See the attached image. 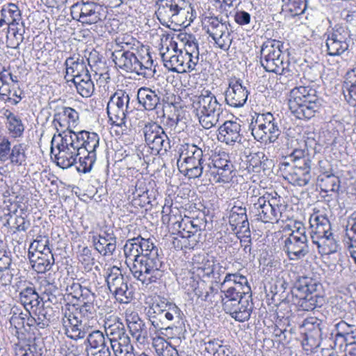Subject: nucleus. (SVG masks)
<instances>
[{"label": "nucleus", "mask_w": 356, "mask_h": 356, "mask_svg": "<svg viewBox=\"0 0 356 356\" xmlns=\"http://www.w3.org/2000/svg\"><path fill=\"white\" fill-rule=\"evenodd\" d=\"M127 259L133 261L130 270L135 279L148 286L160 280L165 264L158 247L150 238L136 237L129 239L124 245Z\"/></svg>", "instance_id": "nucleus-1"}, {"label": "nucleus", "mask_w": 356, "mask_h": 356, "mask_svg": "<svg viewBox=\"0 0 356 356\" xmlns=\"http://www.w3.org/2000/svg\"><path fill=\"white\" fill-rule=\"evenodd\" d=\"M104 331L105 334L99 330L88 333L85 342V344L88 345L86 348L87 352L109 345L114 356H136L130 337L126 333L122 323L118 321L110 324L106 322Z\"/></svg>", "instance_id": "nucleus-2"}, {"label": "nucleus", "mask_w": 356, "mask_h": 356, "mask_svg": "<svg viewBox=\"0 0 356 356\" xmlns=\"http://www.w3.org/2000/svg\"><path fill=\"white\" fill-rule=\"evenodd\" d=\"M147 316L154 327L167 336L173 327L184 325V314L175 303L161 296L155 297L148 307Z\"/></svg>", "instance_id": "nucleus-3"}, {"label": "nucleus", "mask_w": 356, "mask_h": 356, "mask_svg": "<svg viewBox=\"0 0 356 356\" xmlns=\"http://www.w3.org/2000/svg\"><path fill=\"white\" fill-rule=\"evenodd\" d=\"M155 12L161 24L187 27L195 18L191 3L186 0H158Z\"/></svg>", "instance_id": "nucleus-4"}, {"label": "nucleus", "mask_w": 356, "mask_h": 356, "mask_svg": "<svg viewBox=\"0 0 356 356\" xmlns=\"http://www.w3.org/2000/svg\"><path fill=\"white\" fill-rule=\"evenodd\" d=\"M192 101L195 115L203 128L211 129L221 121L222 104L210 90H203L200 95L194 96Z\"/></svg>", "instance_id": "nucleus-5"}, {"label": "nucleus", "mask_w": 356, "mask_h": 356, "mask_svg": "<svg viewBox=\"0 0 356 356\" xmlns=\"http://www.w3.org/2000/svg\"><path fill=\"white\" fill-rule=\"evenodd\" d=\"M179 152L177 163L181 174L189 179L200 178L204 174H208L207 168H211V164L204 163L200 147L193 143H185L181 145Z\"/></svg>", "instance_id": "nucleus-6"}, {"label": "nucleus", "mask_w": 356, "mask_h": 356, "mask_svg": "<svg viewBox=\"0 0 356 356\" xmlns=\"http://www.w3.org/2000/svg\"><path fill=\"white\" fill-rule=\"evenodd\" d=\"M316 91L310 87L299 86L292 89L289 99V107L295 117L300 120H309L320 108Z\"/></svg>", "instance_id": "nucleus-7"}, {"label": "nucleus", "mask_w": 356, "mask_h": 356, "mask_svg": "<svg viewBox=\"0 0 356 356\" xmlns=\"http://www.w3.org/2000/svg\"><path fill=\"white\" fill-rule=\"evenodd\" d=\"M321 284L308 276L299 277L293 286V294L298 298L297 305L300 309L312 311L316 307H321L323 302V296L320 294Z\"/></svg>", "instance_id": "nucleus-8"}, {"label": "nucleus", "mask_w": 356, "mask_h": 356, "mask_svg": "<svg viewBox=\"0 0 356 356\" xmlns=\"http://www.w3.org/2000/svg\"><path fill=\"white\" fill-rule=\"evenodd\" d=\"M51 154L54 155L57 165L63 169H67L76 164L77 157L81 155L69 132L54 136L51 141Z\"/></svg>", "instance_id": "nucleus-9"}, {"label": "nucleus", "mask_w": 356, "mask_h": 356, "mask_svg": "<svg viewBox=\"0 0 356 356\" xmlns=\"http://www.w3.org/2000/svg\"><path fill=\"white\" fill-rule=\"evenodd\" d=\"M279 201L277 197H270L268 193L259 196L254 189L248 200L250 211L255 214L257 220L264 223L278 222L280 220L284 221L281 219L282 206L279 204Z\"/></svg>", "instance_id": "nucleus-10"}, {"label": "nucleus", "mask_w": 356, "mask_h": 356, "mask_svg": "<svg viewBox=\"0 0 356 356\" xmlns=\"http://www.w3.org/2000/svg\"><path fill=\"white\" fill-rule=\"evenodd\" d=\"M281 41L268 39L263 43L260 50V63L266 72L285 74L290 72L289 63L284 62Z\"/></svg>", "instance_id": "nucleus-11"}, {"label": "nucleus", "mask_w": 356, "mask_h": 356, "mask_svg": "<svg viewBox=\"0 0 356 356\" xmlns=\"http://www.w3.org/2000/svg\"><path fill=\"white\" fill-rule=\"evenodd\" d=\"M280 120L270 113H257L252 116L250 125L252 135L257 141L274 143L282 134Z\"/></svg>", "instance_id": "nucleus-12"}, {"label": "nucleus", "mask_w": 356, "mask_h": 356, "mask_svg": "<svg viewBox=\"0 0 356 356\" xmlns=\"http://www.w3.org/2000/svg\"><path fill=\"white\" fill-rule=\"evenodd\" d=\"M312 160H300L297 164H291L284 161L280 163V171L284 179L291 184L298 186H305L311 180Z\"/></svg>", "instance_id": "nucleus-13"}, {"label": "nucleus", "mask_w": 356, "mask_h": 356, "mask_svg": "<svg viewBox=\"0 0 356 356\" xmlns=\"http://www.w3.org/2000/svg\"><path fill=\"white\" fill-rule=\"evenodd\" d=\"M106 282L110 292L118 302L120 303L131 302L133 292L129 289L127 279L122 274L120 268L113 266L108 268Z\"/></svg>", "instance_id": "nucleus-14"}, {"label": "nucleus", "mask_w": 356, "mask_h": 356, "mask_svg": "<svg viewBox=\"0 0 356 356\" xmlns=\"http://www.w3.org/2000/svg\"><path fill=\"white\" fill-rule=\"evenodd\" d=\"M130 97L123 90L116 91L107 104V113L112 124L122 127L125 124L127 113L129 110Z\"/></svg>", "instance_id": "nucleus-15"}, {"label": "nucleus", "mask_w": 356, "mask_h": 356, "mask_svg": "<svg viewBox=\"0 0 356 356\" xmlns=\"http://www.w3.org/2000/svg\"><path fill=\"white\" fill-rule=\"evenodd\" d=\"M145 140L156 154L170 149V141L163 129L156 122L146 124L143 128Z\"/></svg>", "instance_id": "nucleus-16"}, {"label": "nucleus", "mask_w": 356, "mask_h": 356, "mask_svg": "<svg viewBox=\"0 0 356 356\" xmlns=\"http://www.w3.org/2000/svg\"><path fill=\"white\" fill-rule=\"evenodd\" d=\"M102 11V8L99 3L92 1L77 3L71 8L74 19L77 17L79 22L88 24L101 21L104 17Z\"/></svg>", "instance_id": "nucleus-17"}, {"label": "nucleus", "mask_w": 356, "mask_h": 356, "mask_svg": "<svg viewBox=\"0 0 356 356\" xmlns=\"http://www.w3.org/2000/svg\"><path fill=\"white\" fill-rule=\"evenodd\" d=\"M209 24L207 33L214 40L218 48L223 51H228L232 43L231 32L228 25L218 19L217 17H208Z\"/></svg>", "instance_id": "nucleus-18"}, {"label": "nucleus", "mask_w": 356, "mask_h": 356, "mask_svg": "<svg viewBox=\"0 0 356 356\" xmlns=\"http://www.w3.org/2000/svg\"><path fill=\"white\" fill-rule=\"evenodd\" d=\"M350 36L348 30L342 26H335L327 33L326 47L330 56H340L348 50Z\"/></svg>", "instance_id": "nucleus-19"}, {"label": "nucleus", "mask_w": 356, "mask_h": 356, "mask_svg": "<svg viewBox=\"0 0 356 356\" xmlns=\"http://www.w3.org/2000/svg\"><path fill=\"white\" fill-rule=\"evenodd\" d=\"M211 164V168H207L208 173L218 177L216 181L222 183L229 182L233 177L234 165L229 159V155L225 152L213 155Z\"/></svg>", "instance_id": "nucleus-20"}, {"label": "nucleus", "mask_w": 356, "mask_h": 356, "mask_svg": "<svg viewBox=\"0 0 356 356\" xmlns=\"http://www.w3.org/2000/svg\"><path fill=\"white\" fill-rule=\"evenodd\" d=\"M79 120V113L71 107L58 106L54 109L53 124L57 131H73L72 127H75Z\"/></svg>", "instance_id": "nucleus-21"}, {"label": "nucleus", "mask_w": 356, "mask_h": 356, "mask_svg": "<svg viewBox=\"0 0 356 356\" xmlns=\"http://www.w3.org/2000/svg\"><path fill=\"white\" fill-rule=\"evenodd\" d=\"M249 94L241 79H230L228 87L225 91V100L231 107L241 108L246 103Z\"/></svg>", "instance_id": "nucleus-22"}, {"label": "nucleus", "mask_w": 356, "mask_h": 356, "mask_svg": "<svg viewBox=\"0 0 356 356\" xmlns=\"http://www.w3.org/2000/svg\"><path fill=\"white\" fill-rule=\"evenodd\" d=\"M289 234L284 241L283 250L289 260H300L309 252L307 236Z\"/></svg>", "instance_id": "nucleus-23"}, {"label": "nucleus", "mask_w": 356, "mask_h": 356, "mask_svg": "<svg viewBox=\"0 0 356 356\" xmlns=\"http://www.w3.org/2000/svg\"><path fill=\"white\" fill-rule=\"evenodd\" d=\"M62 321L65 333L71 339H83L88 333V327L75 312L65 311Z\"/></svg>", "instance_id": "nucleus-24"}, {"label": "nucleus", "mask_w": 356, "mask_h": 356, "mask_svg": "<svg viewBox=\"0 0 356 356\" xmlns=\"http://www.w3.org/2000/svg\"><path fill=\"white\" fill-rule=\"evenodd\" d=\"M302 326L306 331L304 339L306 344L312 349L319 347L323 340V330L325 327L323 321L316 317H309L305 319Z\"/></svg>", "instance_id": "nucleus-25"}, {"label": "nucleus", "mask_w": 356, "mask_h": 356, "mask_svg": "<svg viewBox=\"0 0 356 356\" xmlns=\"http://www.w3.org/2000/svg\"><path fill=\"white\" fill-rule=\"evenodd\" d=\"M74 72L76 73V77L74 78V85L77 92L83 97H91L95 90V85L86 63L76 64L70 73L72 74Z\"/></svg>", "instance_id": "nucleus-26"}, {"label": "nucleus", "mask_w": 356, "mask_h": 356, "mask_svg": "<svg viewBox=\"0 0 356 356\" xmlns=\"http://www.w3.org/2000/svg\"><path fill=\"white\" fill-rule=\"evenodd\" d=\"M204 224L198 218H191L184 216V221L181 223L180 232L178 233L182 238L188 239V245L193 248L199 242L200 232L204 229Z\"/></svg>", "instance_id": "nucleus-27"}, {"label": "nucleus", "mask_w": 356, "mask_h": 356, "mask_svg": "<svg viewBox=\"0 0 356 356\" xmlns=\"http://www.w3.org/2000/svg\"><path fill=\"white\" fill-rule=\"evenodd\" d=\"M80 149L81 154L87 152L96 153L99 146V136L95 132L88 131H80L78 132L69 131Z\"/></svg>", "instance_id": "nucleus-28"}, {"label": "nucleus", "mask_w": 356, "mask_h": 356, "mask_svg": "<svg viewBox=\"0 0 356 356\" xmlns=\"http://www.w3.org/2000/svg\"><path fill=\"white\" fill-rule=\"evenodd\" d=\"M218 131V140L227 145H233L236 143H240L242 139L241 125L236 120L224 122Z\"/></svg>", "instance_id": "nucleus-29"}, {"label": "nucleus", "mask_w": 356, "mask_h": 356, "mask_svg": "<svg viewBox=\"0 0 356 356\" xmlns=\"http://www.w3.org/2000/svg\"><path fill=\"white\" fill-rule=\"evenodd\" d=\"M112 58L117 67L127 72L136 73L138 69L139 57L134 51L114 50L112 53Z\"/></svg>", "instance_id": "nucleus-30"}, {"label": "nucleus", "mask_w": 356, "mask_h": 356, "mask_svg": "<svg viewBox=\"0 0 356 356\" xmlns=\"http://www.w3.org/2000/svg\"><path fill=\"white\" fill-rule=\"evenodd\" d=\"M252 298H243L236 303L227 304L225 313L229 314L232 318L238 322H244L250 319L252 312L253 304Z\"/></svg>", "instance_id": "nucleus-31"}, {"label": "nucleus", "mask_w": 356, "mask_h": 356, "mask_svg": "<svg viewBox=\"0 0 356 356\" xmlns=\"http://www.w3.org/2000/svg\"><path fill=\"white\" fill-rule=\"evenodd\" d=\"M311 228L310 236L312 243L318 238L328 235L332 232L331 223L329 219L323 214L316 212L313 213L309 218Z\"/></svg>", "instance_id": "nucleus-32"}, {"label": "nucleus", "mask_w": 356, "mask_h": 356, "mask_svg": "<svg viewBox=\"0 0 356 356\" xmlns=\"http://www.w3.org/2000/svg\"><path fill=\"white\" fill-rule=\"evenodd\" d=\"M339 318L341 320L335 324V330L337 331V338H343L347 340L348 337L352 339L356 338V323L355 321L349 316L346 314L339 313Z\"/></svg>", "instance_id": "nucleus-33"}, {"label": "nucleus", "mask_w": 356, "mask_h": 356, "mask_svg": "<svg viewBox=\"0 0 356 356\" xmlns=\"http://www.w3.org/2000/svg\"><path fill=\"white\" fill-rule=\"evenodd\" d=\"M343 92L348 103L356 106V67L348 71L343 81Z\"/></svg>", "instance_id": "nucleus-34"}, {"label": "nucleus", "mask_w": 356, "mask_h": 356, "mask_svg": "<svg viewBox=\"0 0 356 356\" xmlns=\"http://www.w3.org/2000/svg\"><path fill=\"white\" fill-rule=\"evenodd\" d=\"M138 103L147 111H153L158 108L160 104V97L154 90L148 88H140L137 94Z\"/></svg>", "instance_id": "nucleus-35"}, {"label": "nucleus", "mask_w": 356, "mask_h": 356, "mask_svg": "<svg viewBox=\"0 0 356 356\" xmlns=\"http://www.w3.org/2000/svg\"><path fill=\"white\" fill-rule=\"evenodd\" d=\"M316 245L318 253L321 255H328L335 253L338 250L339 243L335 234L329 232L328 235L318 238L313 243Z\"/></svg>", "instance_id": "nucleus-36"}, {"label": "nucleus", "mask_w": 356, "mask_h": 356, "mask_svg": "<svg viewBox=\"0 0 356 356\" xmlns=\"http://www.w3.org/2000/svg\"><path fill=\"white\" fill-rule=\"evenodd\" d=\"M248 294H246L244 291H241L238 286L232 287L230 286L227 289H222L221 287L219 300H220L223 310H225L227 304L230 302H232V304L236 303L243 298H248Z\"/></svg>", "instance_id": "nucleus-37"}, {"label": "nucleus", "mask_w": 356, "mask_h": 356, "mask_svg": "<svg viewBox=\"0 0 356 356\" xmlns=\"http://www.w3.org/2000/svg\"><path fill=\"white\" fill-rule=\"evenodd\" d=\"M273 165V162L263 152H257L254 153L250 160V167H252L254 172H260L268 171Z\"/></svg>", "instance_id": "nucleus-38"}, {"label": "nucleus", "mask_w": 356, "mask_h": 356, "mask_svg": "<svg viewBox=\"0 0 356 356\" xmlns=\"http://www.w3.org/2000/svg\"><path fill=\"white\" fill-rule=\"evenodd\" d=\"M108 239L102 238L101 234L92 236V242L95 250L103 256H111L116 249V242L111 237Z\"/></svg>", "instance_id": "nucleus-39"}, {"label": "nucleus", "mask_w": 356, "mask_h": 356, "mask_svg": "<svg viewBox=\"0 0 356 356\" xmlns=\"http://www.w3.org/2000/svg\"><path fill=\"white\" fill-rule=\"evenodd\" d=\"M229 282H232L234 284V286H232V287L238 286L241 291H244L246 294H248V298H252L251 288L248 284L246 277L238 273H228L226 275L224 281L221 283L222 288L224 287L226 283Z\"/></svg>", "instance_id": "nucleus-40"}, {"label": "nucleus", "mask_w": 356, "mask_h": 356, "mask_svg": "<svg viewBox=\"0 0 356 356\" xmlns=\"http://www.w3.org/2000/svg\"><path fill=\"white\" fill-rule=\"evenodd\" d=\"M1 15L6 19V24L9 26L18 25L22 19L19 8L13 3L4 6L1 10Z\"/></svg>", "instance_id": "nucleus-41"}, {"label": "nucleus", "mask_w": 356, "mask_h": 356, "mask_svg": "<svg viewBox=\"0 0 356 356\" xmlns=\"http://www.w3.org/2000/svg\"><path fill=\"white\" fill-rule=\"evenodd\" d=\"M153 346L159 356H179L178 350L163 337L154 338Z\"/></svg>", "instance_id": "nucleus-42"}, {"label": "nucleus", "mask_w": 356, "mask_h": 356, "mask_svg": "<svg viewBox=\"0 0 356 356\" xmlns=\"http://www.w3.org/2000/svg\"><path fill=\"white\" fill-rule=\"evenodd\" d=\"M19 298L26 310L38 307L40 304L39 296L33 287H26L22 290L19 293Z\"/></svg>", "instance_id": "nucleus-43"}, {"label": "nucleus", "mask_w": 356, "mask_h": 356, "mask_svg": "<svg viewBox=\"0 0 356 356\" xmlns=\"http://www.w3.org/2000/svg\"><path fill=\"white\" fill-rule=\"evenodd\" d=\"M26 146L24 143L14 145L10 152L9 161L15 166L25 165L27 159L26 154Z\"/></svg>", "instance_id": "nucleus-44"}, {"label": "nucleus", "mask_w": 356, "mask_h": 356, "mask_svg": "<svg viewBox=\"0 0 356 356\" xmlns=\"http://www.w3.org/2000/svg\"><path fill=\"white\" fill-rule=\"evenodd\" d=\"M318 181L321 182V186H324V191L327 192H337L340 188L339 178L332 172L322 171V175L318 177Z\"/></svg>", "instance_id": "nucleus-45"}, {"label": "nucleus", "mask_w": 356, "mask_h": 356, "mask_svg": "<svg viewBox=\"0 0 356 356\" xmlns=\"http://www.w3.org/2000/svg\"><path fill=\"white\" fill-rule=\"evenodd\" d=\"M127 326L133 337H135L138 341L140 339H145V331L144 330L145 323L139 318L138 314L131 316V318L127 319Z\"/></svg>", "instance_id": "nucleus-46"}, {"label": "nucleus", "mask_w": 356, "mask_h": 356, "mask_svg": "<svg viewBox=\"0 0 356 356\" xmlns=\"http://www.w3.org/2000/svg\"><path fill=\"white\" fill-rule=\"evenodd\" d=\"M55 260L52 253H42V255H38L32 264V267L38 273H44L51 268Z\"/></svg>", "instance_id": "nucleus-47"}, {"label": "nucleus", "mask_w": 356, "mask_h": 356, "mask_svg": "<svg viewBox=\"0 0 356 356\" xmlns=\"http://www.w3.org/2000/svg\"><path fill=\"white\" fill-rule=\"evenodd\" d=\"M183 218L180 214V211L176 207L170 209L169 213L163 214L162 222L171 226V228L175 232H180L181 223L184 221Z\"/></svg>", "instance_id": "nucleus-48"}, {"label": "nucleus", "mask_w": 356, "mask_h": 356, "mask_svg": "<svg viewBox=\"0 0 356 356\" xmlns=\"http://www.w3.org/2000/svg\"><path fill=\"white\" fill-rule=\"evenodd\" d=\"M138 65L137 72L136 73L138 75H142L146 78L151 77L155 72V69H152L153 60L152 59L149 53H147L145 56L138 54Z\"/></svg>", "instance_id": "nucleus-49"}, {"label": "nucleus", "mask_w": 356, "mask_h": 356, "mask_svg": "<svg viewBox=\"0 0 356 356\" xmlns=\"http://www.w3.org/2000/svg\"><path fill=\"white\" fill-rule=\"evenodd\" d=\"M140 46V42L129 34H124L115 39L114 50L127 49L136 51Z\"/></svg>", "instance_id": "nucleus-50"}, {"label": "nucleus", "mask_w": 356, "mask_h": 356, "mask_svg": "<svg viewBox=\"0 0 356 356\" xmlns=\"http://www.w3.org/2000/svg\"><path fill=\"white\" fill-rule=\"evenodd\" d=\"M229 223L234 232L236 231L242 233L250 232L249 222L247 215L241 216L230 213L229 216Z\"/></svg>", "instance_id": "nucleus-51"}, {"label": "nucleus", "mask_w": 356, "mask_h": 356, "mask_svg": "<svg viewBox=\"0 0 356 356\" xmlns=\"http://www.w3.org/2000/svg\"><path fill=\"white\" fill-rule=\"evenodd\" d=\"M78 157L79 163L76 166L77 171L82 173L90 172L97 159L96 153L87 152L85 154L79 155Z\"/></svg>", "instance_id": "nucleus-52"}, {"label": "nucleus", "mask_w": 356, "mask_h": 356, "mask_svg": "<svg viewBox=\"0 0 356 356\" xmlns=\"http://www.w3.org/2000/svg\"><path fill=\"white\" fill-rule=\"evenodd\" d=\"M162 59L165 67L169 70L177 73H181V65H183L184 61L182 60L183 58L181 51L176 52V54L170 57H167L165 55L163 54Z\"/></svg>", "instance_id": "nucleus-53"}, {"label": "nucleus", "mask_w": 356, "mask_h": 356, "mask_svg": "<svg viewBox=\"0 0 356 356\" xmlns=\"http://www.w3.org/2000/svg\"><path fill=\"white\" fill-rule=\"evenodd\" d=\"M197 277H195L193 273L187 271L184 275H180L177 277L179 284L188 293H191L194 290L195 286L197 283Z\"/></svg>", "instance_id": "nucleus-54"}, {"label": "nucleus", "mask_w": 356, "mask_h": 356, "mask_svg": "<svg viewBox=\"0 0 356 356\" xmlns=\"http://www.w3.org/2000/svg\"><path fill=\"white\" fill-rule=\"evenodd\" d=\"M83 320L89 321L96 316L97 310L95 305L81 304L79 307L75 308L74 311Z\"/></svg>", "instance_id": "nucleus-55"}, {"label": "nucleus", "mask_w": 356, "mask_h": 356, "mask_svg": "<svg viewBox=\"0 0 356 356\" xmlns=\"http://www.w3.org/2000/svg\"><path fill=\"white\" fill-rule=\"evenodd\" d=\"M7 127L9 133L14 138H19L23 135L24 131V126L19 117H17L15 119L7 122Z\"/></svg>", "instance_id": "nucleus-56"}, {"label": "nucleus", "mask_w": 356, "mask_h": 356, "mask_svg": "<svg viewBox=\"0 0 356 356\" xmlns=\"http://www.w3.org/2000/svg\"><path fill=\"white\" fill-rule=\"evenodd\" d=\"M83 58L79 59L77 58L76 60H74V58L70 57L66 59L65 62V65L66 67V74L65 76V79L66 80L67 83L72 82L74 83V78L76 77V73L72 72L70 74V72L72 70V68L74 69V67L76 66V64H84Z\"/></svg>", "instance_id": "nucleus-57"}, {"label": "nucleus", "mask_w": 356, "mask_h": 356, "mask_svg": "<svg viewBox=\"0 0 356 356\" xmlns=\"http://www.w3.org/2000/svg\"><path fill=\"white\" fill-rule=\"evenodd\" d=\"M79 261L83 266L85 270L90 271L92 270L95 264V259L92 256L90 250L86 247L83 248L78 256Z\"/></svg>", "instance_id": "nucleus-58"}, {"label": "nucleus", "mask_w": 356, "mask_h": 356, "mask_svg": "<svg viewBox=\"0 0 356 356\" xmlns=\"http://www.w3.org/2000/svg\"><path fill=\"white\" fill-rule=\"evenodd\" d=\"M181 52L182 56V60H183V65L181 73L186 72H191V71H198L199 67H197L199 65V60L196 58H193L190 55H187L186 54Z\"/></svg>", "instance_id": "nucleus-59"}, {"label": "nucleus", "mask_w": 356, "mask_h": 356, "mask_svg": "<svg viewBox=\"0 0 356 356\" xmlns=\"http://www.w3.org/2000/svg\"><path fill=\"white\" fill-rule=\"evenodd\" d=\"M11 143L6 136H0V161L4 163L9 160Z\"/></svg>", "instance_id": "nucleus-60"}, {"label": "nucleus", "mask_w": 356, "mask_h": 356, "mask_svg": "<svg viewBox=\"0 0 356 356\" xmlns=\"http://www.w3.org/2000/svg\"><path fill=\"white\" fill-rule=\"evenodd\" d=\"M49 244V239L44 238L40 240H35L31 243L30 248L35 249L38 252V255H42V253H52Z\"/></svg>", "instance_id": "nucleus-61"}, {"label": "nucleus", "mask_w": 356, "mask_h": 356, "mask_svg": "<svg viewBox=\"0 0 356 356\" xmlns=\"http://www.w3.org/2000/svg\"><path fill=\"white\" fill-rule=\"evenodd\" d=\"M81 304L94 305L96 299L95 293L88 286H83L77 298Z\"/></svg>", "instance_id": "nucleus-62"}, {"label": "nucleus", "mask_w": 356, "mask_h": 356, "mask_svg": "<svg viewBox=\"0 0 356 356\" xmlns=\"http://www.w3.org/2000/svg\"><path fill=\"white\" fill-rule=\"evenodd\" d=\"M220 341L218 339H209L208 341L204 340L201 343V347L204 350V351L207 352L210 355H213V356H216V353H218V348H220L221 345L220 343Z\"/></svg>", "instance_id": "nucleus-63"}, {"label": "nucleus", "mask_w": 356, "mask_h": 356, "mask_svg": "<svg viewBox=\"0 0 356 356\" xmlns=\"http://www.w3.org/2000/svg\"><path fill=\"white\" fill-rule=\"evenodd\" d=\"M36 318L39 329H44L48 327L51 323V315L48 314V309H40Z\"/></svg>", "instance_id": "nucleus-64"}]
</instances>
